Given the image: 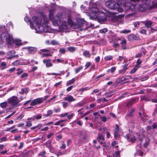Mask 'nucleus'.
I'll return each instance as SVG.
<instances>
[{
	"label": "nucleus",
	"mask_w": 157,
	"mask_h": 157,
	"mask_svg": "<svg viewBox=\"0 0 157 157\" xmlns=\"http://www.w3.org/2000/svg\"><path fill=\"white\" fill-rule=\"evenodd\" d=\"M50 14L49 17L51 20L52 21V24L55 26H63V29L67 27V23L65 17L61 14H59L55 16L53 18H52L51 17L53 14L50 11H49Z\"/></svg>",
	"instance_id": "f257e3e1"
},
{
	"label": "nucleus",
	"mask_w": 157,
	"mask_h": 157,
	"mask_svg": "<svg viewBox=\"0 0 157 157\" xmlns=\"http://www.w3.org/2000/svg\"><path fill=\"white\" fill-rule=\"evenodd\" d=\"M131 2H138L135 4V11L139 10L140 11H144L148 8L150 4L148 2V0H130Z\"/></svg>",
	"instance_id": "f03ea898"
},
{
	"label": "nucleus",
	"mask_w": 157,
	"mask_h": 157,
	"mask_svg": "<svg viewBox=\"0 0 157 157\" xmlns=\"http://www.w3.org/2000/svg\"><path fill=\"white\" fill-rule=\"evenodd\" d=\"M105 5L108 8L111 9L117 10L116 11L113 12L114 13H117V12H122L123 10L121 6H119L117 2L112 0L108 1L105 2Z\"/></svg>",
	"instance_id": "7ed1b4c3"
},
{
	"label": "nucleus",
	"mask_w": 157,
	"mask_h": 157,
	"mask_svg": "<svg viewBox=\"0 0 157 157\" xmlns=\"http://www.w3.org/2000/svg\"><path fill=\"white\" fill-rule=\"evenodd\" d=\"M42 17H40L33 16L32 18L33 22L35 23L37 25L35 29V30L38 32H46L44 27L41 25Z\"/></svg>",
	"instance_id": "20e7f679"
},
{
	"label": "nucleus",
	"mask_w": 157,
	"mask_h": 157,
	"mask_svg": "<svg viewBox=\"0 0 157 157\" xmlns=\"http://www.w3.org/2000/svg\"><path fill=\"white\" fill-rule=\"evenodd\" d=\"M13 40L12 36L6 33H3L0 35V43L6 41L9 44H10Z\"/></svg>",
	"instance_id": "39448f33"
},
{
	"label": "nucleus",
	"mask_w": 157,
	"mask_h": 157,
	"mask_svg": "<svg viewBox=\"0 0 157 157\" xmlns=\"http://www.w3.org/2000/svg\"><path fill=\"white\" fill-rule=\"evenodd\" d=\"M7 101L14 107H17L20 105V101L17 96H13L8 99Z\"/></svg>",
	"instance_id": "423d86ee"
},
{
	"label": "nucleus",
	"mask_w": 157,
	"mask_h": 157,
	"mask_svg": "<svg viewBox=\"0 0 157 157\" xmlns=\"http://www.w3.org/2000/svg\"><path fill=\"white\" fill-rule=\"evenodd\" d=\"M126 10H131L132 11H135V4L130 2H125L123 6Z\"/></svg>",
	"instance_id": "0eeeda50"
},
{
	"label": "nucleus",
	"mask_w": 157,
	"mask_h": 157,
	"mask_svg": "<svg viewBox=\"0 0 157 157\" xmlns=\"http://www.w3.org/2000/svg\"><path fill=\"white\" fill-rule=\"evenodd\" d=\"M42 99L40 98H38L34 99L31 101V103L30 104L31 106H34L39 104H40L42 102Z\"/></svg>",
	"instance_id": "6e6552de"
},
{
	"label": "nucleus",
	"mask_w": 157,
	"mask_h": 157,
	"mask_svg": "<svg viewBox=\"0 0 157 157\" xmlns=\"http://www.w3.org/2000/svg\"><path fill=\"white\" fill-rule=\"evenodd\" d=\"M25 48L27 49L29 53L31 54H34L37 50L36 48L31 47H27Z\"/></svg>",
	"instance_id": "1a4fd4ad"
},
{
	"label": "nucleus",
	"mask_w": 157,
	"mask_h": 157,
	"mask_svg": "<svg viewBox=\"0 0 157 157\" xmlns=\"http://www.w3.org/2000/svg\"><path fill=\"white\" fill-rule=\"evenodd\" d=\"M137 101H136V98H133L129 100L127 103V106L129 107L132 106L134 103L136 102Z\"/></svg>",
	"instance_id": "9d476101"
},
{
	"label": "nucleus",
	"mask_w": 157,
	"mask_h": 157,
	"mask_svg": "<svg viewBox=\"0 0 157 157\" xmlns=\"http://www.w3.org/2000/svg\"><path fill=\"white\" fill-rule=\"evenodd\" d=\"M51 59H44L43 60V62L44 63L46 64V66L47 67H49L52 66V64L51 63Z\"/></svg>",
	"instance_id": "9b49d317"
},
{
	"label": "nucleus",
	"mask_w": 157,
	"mask_h": 157,
	"mask_svg": "<svg viewBox=\"0 0 157 157\" xmlns=\"http://www.w3.org/2000/svg\"><path fill=\"white\" fill-rule=\"evenodd\" d=\"M64 100L67 101L69 102H71L75 101V99L71 95H68L67 97L64 98Z\"/></svg>",
	"instance_id": "f8f14e48"
},
{
	"label": "nucleus",
	"mask_w": 157,
	"mask_h": 157,
	"mask_svg": "<svg viewBox=\"0 0 157 157\" xmlns=\"http://www.w3.org/2000/svg\"><path fill=\"white\" fill-rule=\"evenodd\" d=\"M142 22L145 25L147 28L151 27L152 24V22L150 21H142Z\"/></svg>",
	"instance_id": "ddd939ff"
},
{
	"label": "nucleus",
	"mask_w": 157,
	"mask_h": 157,
	"mask_svg": "<svg viewBox=\"0 0 157 157\" xmlns=\"http://www.w3.org/2000/svg\"><path fill=\"white\" fill-rule=\"evenodd\" d=\"M90 10L93 13H98L100 11L99 9L96 6H94L90 8Z\"/></svg>",
	"instance_id": "4468645a"
},
{
	"label": "nucleus",
	"mask_w": 157,
	"mask_h": 157,
	"mask_svg": "<svg viewBox=\"0 0 157 157\" xmlns=\"http://www.w3.org/2000/svg\"><path fill=\"white\" fill-rule=\"evenodd\" d=\"M24 20L26 22H30V27L31 29H33L35 28L32 22L31 21L30 18L29 17H25L24 18Z\"/></svg>",
	"instance_id": "2eb2a0df"
},
{
	"label": "nucleus",
	"mask_w": 157,
	"mask_h": 157,
	"mask_svg": "<svg viewBox=\"0 0 157 157\" xmlns=\"http://www.w3.org/2000/svg\"><path fill=\"white\" fill-rule=\"evenodd\" d=\"M80 138L82 141H85L87 139V134L84 132H82L80 135Z\"/></svg>",
	"instance_id": "dca6fc26"
},
{
	"label": "nucleus",
	"mask_w": 157,
	"mask_h": 157,
	"mask_svg": "<svg viewBox=\"0 0 157 157\" xmlns=\"http://www.w3.org/2000/svg\"><path fill=\"white\" fill-rule=\"evenodd\" d=\"M29 91L28 88L26 87L21 89V91H19V93L20 94L22 95L24 94H27Z\"/></svg>",
	"instance_id": "f3484780"
},
{
	"label": "nucleus",
	"mask_w": 157,
	"mask_h": 157,
	"mask_svg": "<svg viewBox=\"0 0 157 157\" xmlns=\"http://www.w3.org/2000/svg\"><path fill=\"white\" fill-rule=\"evenodd\" d=\"M141 100L146 101H149L151 100L150 97L148 95L142 96L141 97Z\"/></svg>",
	"instance_id": "a211bd4d"
},
{
	"label": "nucleus",
	"mask_w": 157,
	"mask_h": 157,
	"mask_svg": "<svg viewBox=\"0 0 157 157\" xmlns=\"http://www.w3.org/2000/svg\"><path fill=\"white\" fill-rule=\"evenodd\" d=\"M117 3L122 8V7L126 2V0H117Z\"/></svg>",
	"instance_id": "6ab92c4d"
},
{
	"label": "nucleus",
	"mask_w": 157,
	"mask_h": 157,
	"mask_svg": "<svg viewBox=\"0 0 157 157\" xmlns=\"http://www.w3.org/2000/svg\"><path fill=\"white\" fill-rule=\"evenodd\" d=\"M97 139L99 142H100L101 140L104 141L105 140V138L104 136L100 133H98Z\"/></svg>",
	"instance_id": "aec40b11"
},
{
	"label": "nucleus",
	"mask_w": 157,
	"mask_h": 157,
	"mask_svg": "<svg viewBox=\"0 0 157 157\" xmlns=\"http://www.w3.org/2000/svg\"><path fill=\"white\" fill-rule=\"evenodd\" d=\"M83 54L85 57L88 58H90L91 56V54L89 51L87 50L84 51L83 52Z\"/></svg>",
	"instance_id": "412c9836"
},
{
	"label": "nucleus",
	"mask_w": 157,
	"mask_h": 157,
	"mask_svg": "<svg viewBox=\"0 0 157 157\" xmlns=\"http://www.w3.org/2000/svg\"><path fill=\"white\" fill-rule=\"evenodd\" d=\"M114 93L113 91H110L109 92L106 93L104 95L106 98H110L111 97L113 94H112Z\"/></svg>",
	"instance_id": "4be33fe9"
},
{
	"label": "nucleus",
	"mask_w": 157,
	"mask_h": 157,
	"mask_svg": "<svg viewBox=\"0 0 157 157\" xmlns=\"http://www.w3.org/2000/svg\"><path fill=\"white\" fill-rule=\"evenodd\" d=\"M65 19H66V21H67V23L70 25H73V22L71 17L69 16L67 18L65 17Z\"/></svg>",
	"instance_id": "5701e85b"
},
{
	"label": "nucleus",
	"mask_w": 157,
	"mask_h": 157,
	"mask_svg": "<svg viewBox=\"0 0 157 157\" xmlns=\"http://www.w3.org/2000/svg\"><path fill=\"white\" fill-rule=\"evenodd\" d=\"M136 36L133 34L130 35L128 36V39L130 40H135L136 39Z\"/></svg>",
	"instance_id": "b1692460"
},
{
	"label": "nucleus",
	"mask_w": 157,
	"mask_h": 157,
	"mask_svg": "<svg viewBox=\"0 0 157 157\" xmlns=\"http://www.w3.org/2000/svg\"><path fill=\"white\" fill-rule=\"evenodd\" d=\"M75 79L73 78L72 79L67 81L66 84V86H68L73 84L75 82Z\"/></svg>",
	"instance_id": "393cba45"
},
{
	"label": "nucleus",
	"mask_w": 157,
	"mask_h": 157,
	"mask_svg": "<svg viewBox=\"0 0 157 157\" xmlns=\"http://www.w3.org/2000/svg\"><path fill=\"white\" fill-rule=\"evenodd\" d=\"M135 109H134L131 108L130 109L129 111V113L128 114V116L130 117H132L133 116V113L135 111Z\"/></svg>",
	"instance_id": "a878e982"
},
{
	"label": "nucleus",
	"mask_w": 157,
	"mask_h": 157,
	"mask_svg": "<svg viewBox=\"0 0 157 157\" xmlns=\"http://www.w3.org/2000/svg\"><path fill=\"white\" fill-rule=\"evenodd\" d=\"M52 111L51 110H48L47 112V113L45 115L46 117L51 116L52 114Z\"/></svg>",
	"instance_id": "bb28decb"
},
{
	"label": "nucleus",
	"mask_w": 157,
	"mask_h": 157,
	"mask_svg": "<svg viewBox=\"0 0 157 157\" xmlns=\"http://www.w3.org/2000/svg\"><path fill=\"white\" fill-rule=\"evenodd\" d=\"M67 50L70 52H73L76 50V49L74 47H70L67 48Z\"/></svg>",
	"instance_id": "cd10ccee"
},
{
	"label": "nucleus",
	"mask_w": 157,
	"mask_h": 157,
	"mask_svg": "<svg viewBox=\"0 0 157 157\" xmlns=\"http://www.w3.org/2000/svg\"><path fill=\"white\" fill-rule=\"evenodd\" d=\"M7 102H4L0 103V106L3 109H5L7 106Z\"/></svg>",
	"instance_id": "c85d7f7f"
},
{
	"label": "nucleus",
	"mask_w": 157,
	"mask_h": 157,
	"mask_svg": "<svg viewBox=\"0 0 157 157\" xmlns=\"http://www.w3.org/2000/svg\"><path fill=\"white\" fill-rule=\"evenodd\" d=\"M113 58V57L110 55L106 56L105 57L104 59L105 60L108 61L111 60Z\"/></svg>",
	"instance_id": "c756f323"
},
{
	"label": "nucleus",
	"mask_w": 157,
	"mask_h": 157,
	"mask_svg": "<svg viewBox=\"0 0 157 157\" xmlns=\"http://www.w3.org/2000/svg\"><path fill=\"white\" fill-rule=\"evenodd\" d=\"M139 68L137 66H135L134 68L130 71V73L132 74L134 73Z\"/></svg>",
	"instance_id": "7c9ffc66"
},
{
	"label": "nucleus",
	"mask_w": 157,
	"mask_h": 157,
	"mask_svg": "<svg viewBox=\"0 0 157 157\" xmlns=\"http://www.w3.org/2000/svg\"><path fill=\"white\" fill-rule=\"evenodd\" d=\"M141 63L142 61H140V59H138L136 61V64L135 66H137L139 68L140 67L139 65Z\"/></svg>",
	"instance_id": "2f4dec72"
},
{
	"label": "nucleus",
	"mask_w": 157,
	"mask_h": 157,
	"mask_svg": "<svg viewBox=\"0 0 157 157\" xmlns=\"http://www.w3.org/2000/svg\"><path fill=\"white\" fill-rule=\"evenodd\" d=\"M51 56H52V54L50 52L48 53H44L43 54L42 57H44Z\"/></svg>",
	"instance_id": "473e14b6"
},
{
	"label": "nucleus",
	"mask_w": 157,
	"mask_h": 157,
	"mask_svg": "<svg viewBox=\"0 0 157 157\" xmlns=\"http://www.w3.org/2000/svg\"><path fill=\"white\" fill-rule=\"evenodd\" d=\"M42 116L41 114H37L33 116V118H36V120H39L41 118Z\"/></svg>",
	"instance_id": "72a5a7b5"
},
{
	"label": "nucleus",
	"mask_w": 157,
	"mask_h": 157,
	"mask_svg": "<svg viewBox=\"0 0 157 157\" xmlns=\"http://www.w3.org/2000/svg\"><path fill=\"white\" fill-rule=\"evenodd\" d=\"M131 78V77L128 76H124L121 78V81H124L127 79H129Z\"/></svg>",
	"instance_id": "f704fd0d"
},
{
	"label": "nucleus",
	"mask_w": 157,
	"mask_h": 157,
	"mask_svg": "<svg viewBox=\"0 0 157 157\" xmlns=\"http://www.w3.org/2000/svg\"><path fill=\"white\" fill-rule=\"evenodd\" d=\"M19 156L20 157H27L28 156V155L27 152H23L19 154Z\"/></svg>",
	"instance_id": "c9c22d12"
},
{
	"label": "nucleus",
	"mask_w": 157,
	"mask_h": 157,
	"mask_svg": "<svg viewBox=\"0 0 157 157\" xmlns=\"http://www.w3.org/2000/svg\"><path fill=\"white\" fill-rule=\"evenodd\" d=\"M63 104V106L64 109L66 108L67 106H68V103L67 102L65 101H63L62 102Z\"/></svg>",
	"instance_id": "e433bc0d"
},
{
	"label": "nucleus",
	"mask_w": 157,
	"mask_h": 157,
	"mask_svg": "<svg viewBox=\"0 0 157 157\" xmlns=\"http://www.w3.org/2000/svg\"><path fill=\"white\" fill-rule=\"evenodd\" d=\"M83 68V67L82 66H80L78 68H76L75 70V72L76 73H77L78 72H79V71L82 70Z\"/></svg>",
	"instance_id": "4c0bfd02"
},
{
	"label": "nucleus",
	"mask_w": 157,
	"mask_h": 157,
	"mask_svg": "<svg viewBox=\"0 0 157 157\" xmlns=\"http://www.w3.org/2000/svg\"><path fill=\"white\" fill-rule=\"evenodd\" d=\"M107 31V29L105 28L101 29L99 30L100 32L101 33H105Z\"/></svg>",
	"instance_id": "58836bf2"
},
{
	"label": "nucleus",
	"mask_w": 157,
	"mask_h": 157,
	"mask_svg": "<svg viewBox=\"0 0 157 157\" xmlns=\"http://www.w3.org/2000/svg\"><path fill=\"white\" fill-rule=\"evenodd\" d=\"M20 63V60H17L13 63V64L14 66H18Z\"/></svg>",
	"instance_id": "ea45409f"
},
{
	"label": "nucleus",
	"mask_w": 157,
	"mask_h": 157,
	"mask_svg": "<svg viewBox=\"0 0 157 157\" xmlns=\"http://www.w3.org/2000/svg\"><path fill=\"white\" fill-rule=\"evenodd\" d=\"M136 140V138L135 136L131 137L130 138V141L132 143H134Z\"/></svg>",
	"instance_id": "a19ab883"
},
{
	"label": "nucleus",
	"mask_w": 157,
	"mask_h": 157,
	"mask_svg": "<svg viewBox=\"0 0 157 157\" xmlns=\"http://www.w3.org/2000/svg\"><path fill=\"white\" fill-rule=\"evenodd\" d=\"M89 88L87 87H82L79 89V91L83 92L84 91H86L88 90H89Z\"/></svg>",
	"instance_id": "79ce46f5"
},
{
	"label": "nucleus",
	"mask_w": 157,
	"mask_h": 157,
	"mask_svg": "<svg viewBox=\"0 0 157 157\" xmlns=\"http://www.w3.org/2000/svg\"><path fill=\"white\" fill-rule=\"evenodd\" d=\"M15 52L14 51H11L9 52L7 54V55L8 56H11L12 55H14L15 53Z\"/></svg>",
	"instance_id": "37998d69"
},
{
	"label": "nucleus",
	"mask_w": 157,
	"mask_h": 157,
	"mask_svg": "<svg viewBox=\"0 0 157 157\" xmlns=\"http://www.w3.org/2000/svg\"><path fill=\"white\" fill-rule=\"evenodd\" d=\"M51 44L53 45H59V43L56 41L53 40L51 42Z\"/></svg>",
	"instance_id": "c03bdc74"
},
{
	"label": "nucleus",
	"mask_w": 157,
	"mask_h": 157,
	"mask_svg": "<svg viewBox=\"0 0 157 157\" xmlns=\"http://www.w3.org/2000/svg\"><path fill=\"white\" fill-rule=\"evenodd\" d=\"M65 121V120H60V121H57L56 123L54 124V125H60L61 123L63 122H64Z\"/></svg>",
	"instance_id": "a18cd8bd"
},
{
	"label": "nucleus",
	"mask_w": 157,
	"mask_h": 157,
	"mask_svg": "<svg viewBox=\"0 0 157 157\" xmlns=\"http://www.w3.org/2000/svg\"><path fill=\"white\" fill-rule=\"evenodd\" d=\"M56 61L58 63H64L65 62L64 60L61 59L59 58L57 59L56 60Z\"/></svg>",
	"instance_id": "49530a36"
},
{
	"label": "nucleus",
	"mask_w": 157,
	"mask_h": 157,
	"mask_svg": "<svg viewBox=\"0 0 157 157\" xmlns=\"http://www.w3.org/2000/svg\"><path fill=\"white\" fill-rule=\"evenodd\" d=\"M130 30L128 29H124L123 30L122 32H121V33H130Z\"/></svg>",
	"instance_id": "de8ad7c7"
},
{
	"label": "nucleus",
	"mask_w": 157,
	"mask_h": 157,
	"mask_svg": "<svg viewBox=\"0 0 157 157\" xmlns=\"http://www.w3.org/2000/svg\"><path fill=\"white\" fill-rule=\"evenodd\" d=\"M66 52V50L64 48H60L59 50V52L62 54H64Z\"/></svg>",
	"instance_id": "09e8293b"
},
{
	"label": "nucleus",
	"mask_w": 157,
	"mask_h": 157,
	"mask_svg": "<svg viewBox=\"0 0 157 157\" xmlns=\"http://www.w3.org/2000/svg\"><path fill=\"white\" fill-rule=\"evenodd\" d=\"M32 125V123L31 121H26V126L30 127Z\"/></svg>",
	"instance_id": "8fccbe9b"
},
{
	"label": "nucleus",
	"mask_w": 157,
	"mask_h": 157,
	"mask_svg": "<svg viewBox=\"0 0 157 157\" xmlns=\"http://www.w3.org/2000/svg\"><path fill=\"white\" fill-rule=\"evenodd\" d=\"M120 152H121V151L120 150H119L118 151H116L115 152V154L116 155V157H120Z\"/></svg>",
	"instance_id": "3c124183"
},
{
	"label": "nucleus",
	"mask_w": 157,
	"mask_h": 157,
	"mask_svg": "<svg viewBox=\"0 0 157 157\" xmlns=\"http://www.w3.org/2000/svg\"><path fill=\"white\" fill-rule=\"evenodd\" d=\"M98 17L97 15H95L94 16H93L92 15H90V18L92 20H95Z\"/></svg>",
	"instance_id": "603ef678"
},
{
	"label": "nucleus",
	"mask_w": 157,
	"mask_h": 157,
	"mask_svg": "<svg viewBox=\"0 0 157 157\" xmlns=\"http://www.w3.org/2000/svg\"><path fill=\"white\" fill-rule=\"evenodd\" d=\"M46 154V152L45 151L40 152L38 156H44Z\"/></svg>",
	"instance_id": "864d4df0"
},
{
	"label": "nucleus",
	"mask_w": 157,
	"mask_h": 157,
	"mask_svg": "<svg viewBox=\"0 0 157 157\" xmlns=\"http://www.w3.org/2000/svg\"><path fill=\"white\" fill-rule=\"evenodd\" d=\"M118 133V132L114 131V136L115 138H117L119 137V135Z\"/></svg>",
	"instance_id": "5fc2aeb1"
},
{
	"label": "nucleus",
	"mask_w": 157,
	"mask_h": 157,
	"mask_svg": "<svg viewBox=\"0 0 157 157\" xmlns=\"http://www.w3.org/2000/svg\"><path fill=\"white\" fill-rule=\"evenodd\" d=\"M49 96H50L49 95H47V96H45L43 98H40L41 99V98L42 99V102H43L44 101L46 100H47V99L49 97Z\"/></svg>",
	"instance_id": "6e6d98bb"
},
{
	"label": "nucleus",
	"mask_w": 157,
	"mask_h": 157,
	"mask_svg": "<svg viewBox=\"0 0 157 157\" xmlns=\"http://www.w3.org/2000/svg\"><path fill=\"white\" fill-rule=\"evenodd\" d=\"M109 33L111 36H112L113 38L117 36L116 34L113 33L111 31H109Z\"/></svg>",
	"instance_id": "4d7b16f0"
},
{
	"label": "nucleus",
	"mask_w": 157,
	"mask_h": 157,
	"mask_svg": "<svg viewBox=\"0 0 157 157\" xmlns=\"http://www.w3.org/2000/svg\"><path fill=\"white\" fill-rule=\"evenodd\" d=\"M123 39L122 40L121 44L122 45L124 44H126V40L124 38H122Z\"/></svg>",
	"instance_id": "13d9d810"
},
{
	"label": "nucleus",
	"mask_w": 157,
	"mask_h": 157,
	"mask_svg": "<svg viewBox=\"0 0 157 157\" xmlns=\"http://www.w3.org/2000/svg\"><path fill=\"white\" fill-rule=\"evenodd\" d=\"M78 22L81 23V25H82L86 23V22L82 20H78Z\"/></svg>",
	"instance_id": "bf43d9fd"
},
{
	"label": "nucleus",
	"mask_w": 157,
	"mask_h": 157,
	"mask_svg": "<svg viewBox=\"0 0 157 157\" xmlns=\"http://www.w3.org/2000/svg\"><path fill=\"white\" fill-rule=\"evenodd\" d=\"M140 32L142 34H146V30L144 29H142L140 31Z\"/></svg>",
	"instance_id": "052dcab7"
},
{
	"label": "nucleus",
	"mask_w": 157,
	"mask_h": 157,
	"mask_svg": "<svg viewBox=\"0 0 157 157\" xmlns=\"http://www.w3.org/2000/svg\"><path fill=\"white\" fill-rule=\"evenodd\" d=\"M148 77L147 76H146V77H144L141 78L140 79V80L141 81H145V80H147V79H148Z\"/></svg>",
	"instance_id": "680f3d73"
},
{
	"label": "nucleus",
	"mask_w": 157,
	"mask_h": 157,
	"mask_svg": "<svg viewBox=\"0 0 157 157\" xmlns=\"http://www.w3.org/2000/svg\"><path fill=\"white\" fill-rule=\"evenodd\" d=\"M119 127L117 124H116V128L114 129V131L119 132Z\"/></svg>",
	"instance_id": "e2e57ef3"
},
{
	"label": "nucleus",
	"mask_w": 157,
	"mask_h": 157,
	"mask_svg": "<svg viewBox=\"0 0 157 157\" xmlns=\"http://www.w3.org/2000/svg\"><path fill=\"white\" fill-rule=\"evenodd\" d=\"M28 76V74L27 73H24L22 74L21 76V78H24L27 77Z\"/></svg>",
	"instance_id": "0e129e2a"
},
{
	"label": "nucleus",
	"mask_w": 157,
	"mask_h": 157,
	"mask_svg": "<svg viewBox=\"0 0 157 157\" xmlns=\"http://www.w3.org/2000/svg\"><path fill=\"white\" fill-rule=\"evenodd\" d=\"M42 125L41 124H38L36 126V128H37L38 129H40L42 127Z\"/></svg>",
	"instance_id": "69168bd1"
},
{
	"label": "nucleus",
	"mask_w": 157,
	"mask_h": 157,
	"mask_svg": "<svg viewBox=\"0 0 157 157\" xmlns=\"http://www.w3.org/2000/svg\"><path fill=\"white\" fill-rule=\"evenodd\" d=\"M24 145V143L23 142H21L20 143V145L18 147L19 149H21L23 147Z\"/></svg>",
	"instance_id": "338daca9"
},
{
	"label": "nucleus",
	"mask_w": 157,
	"mask_h": 157,
	"mask_svg": "<svg viewBox=\"0 0 157 157\" xmlns=\"http://www.w3.org/2000/svg\"><path fill=\"white\" fill-rule=\"evenodd\" d=\"M100 60V57L98 56L95 58V60L96 63H98Z\"/></svg>",
	"instance_id": "774afa93"
}]
</instances>
